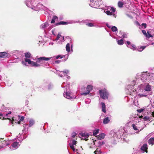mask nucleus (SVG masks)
Returning a JSON list of instances; mask_svg holds the SVG:
<instances>
[{"mask_svg": "<svg viewBox=\"0 0 154 154\" xmlns=\"http://www.w3.org/2000/svg\"><path fill=\"white\" fill-rule=\"evenodd\" d=\"M151 86L147 84L145 88V90L146 91H151Z\"/></svg>", "mask_w": 154, "mask_h": 154, "instance_id": "obj_26", "label": "nucleus"}, {"mask_svg": "<svg viewBox=\"0 0 154 154\" xmlns=\"http://www.w3.org/2000/svg\"><path fill=\"white\" fill-rule=\"evenodd\" d=\"M69 145L71 148L74 151H75V148L74 145L72 144V143H69Z\"/></svg>", "mask_w": 154, "mask_h": 154, "instance_id": "obj_37", "label": "nucleus"}, {"mask_svg": "<svg viewBox=\"0 0 154 154\" xmlns=\"http://www.w3.org/2000/svg\"><path fill=\"white\" fill-rule=\"evenodd\" d=\"M99 129H96L94 130L93 132V135L97 137V135L99 133Z\"/></svg>", "mask_w": 154, "mask_h": 154, "instance_id": "obj_29", "label": "nucleus"}, {"mask_svg": "<svg viewBox=\"0 0 154 154\" xmlns=\"http://www.w3.org/2000/svg\"><path fill=\"white\" fill-rule=\"evenodd\" d=\"M52 32L53 33V34H54V31L53 30H52Z\"/></svg>", "mask_w": 154, "mask_h": 154, "instance_id": "obj_58", "label": "nucleus"}, {"mask_svg": "<svg viewBox=\"0 0 154 154\" xmlns=\"http://www.w3.org/2000/svg\"><path fill=\"white\" fill-rule=\"evenodd\" d=\"M66 51L68 53L70 51V45L69 43H68L66 47Z\"/></svg>", "mask_w": 154, "mask_h": 154, "instance_id": "obj_32", "label": "nucleus"}, {"mask_svg": "<svg viewBox=\"0 0 154 154\" xmlns=\"http://www.w3.org/2000/svg\"><path fill=\"white\" fill-rule=\"evenodd\" d=\"M101 106H102V111L105 113L106 112V106L105 104L103 103H101Z\"/></svg>", "mask_w": 154, "mask_h": 154, "instance_id": "obj_23", "label": "nucleus"}, {"mask_svg": "<svg viewBox=\"0 0 154 154\" xmlns=\"http://www.w3.org/2000/svg\"><path fill=\"white\" fill-rule=\"evenodd\" d=\"M148 143L150 144L153 145L154 144V138L151 137L148 141Z\"/></svg>", "mask_w": 154, "mask_h": 154, "instance_id": "obj_27", "label": "nucleus"}, {"mask_svg": "<svg viewBox=\"0 0 154 154\" xmlns=\"http://www.w3.org/2000/svg\"><path fill=\"white\" fill-rule=\"evenodd\" d=\"M152 116H154V111L152 113Z\"/></svg>", "mask_w": 154, "mask_h": 154, "instance_id": "obj_56", "label": "nucleus"}, {"mask_svg": "<svg viewBox=\"0 0 154 154\" xmlns=\"http://www.w3.org/2000/svg\"><path fill=\"white\" fill-rule=\"evenodd\" d=\"M93 142L94 144L95 145V143L94 141L93 140Z\"/></svg>", "mask_w": 154, "mask_h": 154, "instance_id": "obj_59", "label": "nucleus"}, {"mask_svg": "<svg viewBox=\"0 0 154 154\" xmlns=\"http://www.w3.org/2000/svg\"><path fill=\"white\" fill-rule=\"evenodd\" d=\"M64 84L63 83V84L61 86H62V87H64Z\"/></svg>", "mask_w": 154, "mask_h": 154, "instance_id": "obj_55", "label": "nucleus"}, {"mask_svg": "<svg viewBox=\"0 0 154 154\" xmlns=\"http://www.w3.org/2000/svg\"><path fill=\"white\" fill-rule=\"evenodd\" d=\"M142 25L144 26L145 28L146 27V24L145 23H143Z\"/></svg>", "mask_w": 154, "mask_h": 154, "instance_id": "obj_53", "label": "nucleus"}, {"mask_svg": "<svg viewBox=\"0 0 154 154\" xmlns=\"http://www.w3.org/2000/svg\"><path fill=\"white\" fill-rule=\"evenodd\" d=\"M68 23L65 22L63 21H61L59 23H57L56 24V25H66L68 24Z\"/></svg>", "mask_w": 154, "mask_h": 154, "instance_id": "obj_30", "label": "nucleus"}, {"mask_svg": "<svg viewBox=\"0 0 154 154\" xmlns=\"http://www.w3.org/2000/svg\"><path fill=\"white\" fill-rule=\"evenodd\" d=\"M113 32H116L117 31V27L115 26H113L111 28Z\"/></svg>", "mask_w": 154, "mask_h": 154, "instance_id": "obj_36", "label": "nucleus"}, {"mask_svg": "<svg viewBox=\"0 0 154 154\" xmlns=\"http://www.w3.org/2000/svg\"><path fill=\"white\" fill-rule=\"evenodd\" d=\"M123 2H119L118 3V5L119 8L122 7H123Z\"/></svg>", "mask_w": 154, "mask_h": 154, "instance_id": "obj_39", "label": "nucleus"}, {"mask_svg": "<svg viewBox=\"0 0 154 154\" xmlns=\"http://www.w3.org/2000/svg\"><path fill=\"white\" fill-rule=\"evenodd\" d=\"M24 119V118L23 116H20V119H19V121L17 122V123L18 124H19L20 123V122L21 121H22Z\"/></svg>", "mask_w": 154, "mask_h": 154, "instance_id": "obj_40", "label": "nucleus"}, {"mask_svg": "<svg viewBox=\"0 0 154 154\" xmlns=\"http://www.w3.org/2000/svg\"><path fill=\"white\" fill-rule=\"evenodd\" d=\"M143 93L138 94H136V96L138 98H140L143 97H146L147 95L145 94H143Z\"/></svg>", "mask_w": 154, "mask_h": 154, "instance_id": "obj_21", "label": "nucleus"}, {"mask_svg": "<svg viewBox=\"0 0 154 154\" xmlns=\"http://www.w3.org/2000/svg\"><path fill=\"white\" fill-rule=\"evenodd\" d=\"M11 140H7L6 141V145L8 146V145H9L11 143Z\"/></svg>", "mask_w": 154, "mask_h": 154, "instance_id": "obj_42", "label": "nucleus"}, {"mask_svg": "<svg viewBox=\"0 0 154 154\" xmlns=\"http://www.w3.org/2000/svg\"><path fill=\"white\" fill-rule=\"evenodd\" d=\"M67 78H68V79H69V78H70V77H69V76H68L67 77Z\"/></svg>", "mask_w": 154, "mask_h": 154, "instance_id": "obj_63", "label": "nucleus"}, {"mask_svg": "<svg viewBox=\"0 0 154 154\" xmlns=\"http://www.w3.org/2000/svg\"><path fill=\"white\" fill-rule=\"evenodd\" d=\"M126 42H127V45H128V46H130L131 45V42L129 41H127Z\"/></svg>", "mask_w": 154, "mask_h": 154, "instance_id": "obj_50", "label": "nucleus"}, {"mask_svg": "<svg viewBox=\"0 0 154 154\" xmlns=\"http://www.w3.org/2000/svg\"><path fill=\"white\" fill-rule=\"evenodd\" d=\"M55 62L56 63H59L60 62V61L59 60H57L55 61Z\"/></svg>", "mask_w": 154, "mask_h": 154, "instance_id": "obj_54", "label": "nucleus"}, {"mask_svg": "<svg viewBox=\"0 0 154 154\" xmlns=\"http://www.w3.org/2000/svg\"><path fill=\"white\" fill-rule=\"evenodd\" d=\"M64 57V56H63L61 57L60 55H59L57 56L56 57V58L57 59H58L59 58H60L61 59V58H63Z\"/></svg>", "mask_w": 154, "mask_h": 154, "instance_id": "obj_45", "label": "nucleus"}, {"mask_svg": "<svg viewBox=\"0 0 154 154\" xmlns=\"http://www.w3.org/2000/svg\"><path fill=\"white\" fill-rule=\"evenodd\" d=\"M80 134L82 137V139L85 140H88V138L89 136V134L87 133H81Z\"/></svg>", "mask_w": 154, "mask_h": 154, "instance_id": "obj_10", "label": "nucleus"}, {"mask_svg": "<svg viewBox=\"0 0 154 154\" xmlns=\"http://www.w3.org/2000/svg\"><path fill=\"white\" fill-rule=\"evenodd\" d=\"M6 141H5V140H4L2 142V146H3V147L4 146H6Z\"/></svg>", "mask_w": 154, "mask_h": 154, "instance_id": "obj_43", "label": "nucleus"}, {"mask_svg": "<svg viewBox=\"0 0 154 154\" xmlns=\"http://www.w3.org/2000/svg\"><path fill=\"white\" fill-rule=\"evenodd\" d=\"M40 5H40V4H39L38 5H37V6H40Z\"/></svg>", "mask_w": 154, "mask_h": 154, "instance_id": "obj_62", "label": "nucleus"}, {"mask_svg": "<svg viewBox=\"0 0 154 154\" xmlns=\"http://www.w3.org/2000/svg\"><path fill=\"white\" fill-rule=\"evenodd\" d=\"M51 58V57L47 58L45 57H41L37 59L36 63H39L42 60H50ZM37 63L38 64V63Z\"/></svg>", "mask_w": 154, "mask_h": 154, "instance_id": "obj_11", "label": "nucleus"}, {"mask_svg": "<svg viewBox=\"0 0 154 154\" xmlns=\"http://www.w3.org/2000/svg\"><path fill=\"white\" fill-rule=\"evenodd\" d=\"M21 134H20V133H19V135L20 136L21 135Z\"/></svg>", "mask_w": 154, "mask_h": 154, "instance_id": "obj_64", "label": "nucleus"}, {"mask_svg": "<svg viewBox=\"0 0 154 154\" xmlns=\"http://www.w3.org/2000/svg\"><path fill=\"white\" fill-rule=\"evenodd\" d=\"M3 147V146L2 145V142L0 143V149L2 148Z\"/></svg>", "mask_w": 154, "mask_h": 154, "instance_id": "obj_52", "label": "nucleus"}, {"mask_svg": "<svg viewBox=\"0 0 154 154\" xmlns=\"http://www.w3.org/2000/svg\"><path fill=\"white\" fill-rule=\"evenodd\" d=\"M87 25L89 26L92 27L94 26L93 24L92 23H89L87 24Z\"/></svg>", "mask_w": 154, "mask_h": 154, "instance_id": "obj_49", "label": "nucleus"}, {"mask_svg": "<svg viewBox=\"0 0 154 154\" xmlns=\"http://www.w3.org/2000/svg\"><path fill=\"white\" fill-rule=\"evenodd\" d=\"M20 116H16L15 117H13L12 119V120L11 119V120L10 121H11L12 124L14 123V122L17 123L18 121V120H19L20 119Z\"/></svg>", "mask_w": 154, "mask_h": 154, "instance_id": "obj_14", "label": "nucleus"}, {"mask_svg": "<svg viewBox=\"0 0 154 154\" xmlns=\"http://www.w3.org/2000/svg\"><path fill=\"white\" fill-rule=\"evenodd\" d=\"M144 85L143 84L140 85L139 86L137 90L134 89L133 85H129L127 88V93L129 94L130 95L134 96L135 97L136 94L140 93H143L145 92L143 90Z\"/></svg>", "mask_w": 154, "mask_h": 154, "instance_id": "obj_1", "label": "nucleus"}, {"mask_svg": "<svg viewBox=\"0 0 154 154\" xmlns=\"http://www.w3.org/2000/svg\"><path fill=\"white\" fill-rule=\"evenodd\" d=\"M153 80H154V73L149 74L148 77V82L150 81L152 82Z\"/></svg>", "mask_w": 154, "mask_h": 154, "instance_id": "obj_18", "label": "nucleus"}, {"mask_svg": "<svg viewBox=\"0 0 154 154\" xmlns=\"http://www.w3.org/2000/svg\"><path fill=\"white\" fill-rule=\"evenodd\" d=\"M69 72V71L68 70H65L63 71H61V72L63 73V74L64 75H66Z\"/></svg>", "mask_w": 154, "mask_h": 154, "instance_id": "obj_38", "label": "nucleus"}, {"mask_svg": "<svg viewBox=\"0 0 154 154\" xmlns=\"http://www.w3.org/2000/svg\"><path fill=\"white\" fill-rule=\"evenodd\" d=\"M77 135V134L74 132L72 133L71 136L72 137H74Z\"/></svg>", "mask_w": 154, "mask_h": 154, "instance_id": "obj_44", "label": "nucleus"}, {"mask_svg": "<svg viewBox=\"0 0 154 154\" xmlns=\"http://www.w3.org/2000/svg\"><path fill=\"white\" fill-rule=\"evenodd\" d=\"M104 11L108 15H112L116 17V16H115L116 9L113 7L109 6L107 8V9L104 10Z\"/></svg>", "mask_w": 154, "mask_h": 154, "instance_id": "obj_4", "label": "nucleus"}, {"mask_svg": "<svg viewBox=\"0 0 154 154\" xmlns=\"http://www.w3.org/2000/svg\"><path fill=\"white\" fill-rule=\"evenodd\" d=\"M35 122L33 120L31 119L29 121V126L31 127L34 124Z\"/></svg>", "mask_w": 154, "mask_h": 154, "instance_id": "obj_33", "label": "nucleus"}, {"mask_svg": "<svg viewBox=\"0 0 154 154\" xmlns=\"http://www.w3.org/2000/svg\"><path fill=\"white\" fill-rule=\"evenodd\" d=\"M66 90L63 93L64 97L67 99H70L72 98H75L76 97L73 95V94L69 92V85H68L66 86Z\"/></svg>", "mask_w": 154, "mask_h": 154, "instance_id": "obj_3", "label": "nucleus"}, {"mask_svg": "<svg viewBox=\"0 0 154 154\" xmlns=\"http://www.w3.org/2000/svg\"><path fill=\"white\" fill-rule=\"evenodd\" d=\"M127 47L132 50L133 51L136 50V46L134 44H131L130 46L127 45Z\"/></svg>", "mask_w": 154, "mask_h": 154, "instance_id": "obj_22", "label": "nucleus"}, {"mask_svg": "<svg viewBox=\"0 0 154 154\" xmlns=\"http://www.w3.org/2000/svg\"><path fill=\"white\" fill-rule=\"evenodd\" d=\"M144 110L143 109H138L137 110V111L139 113H141Z\"/></svg>", "mask_w": 154, "mask_h": 154, "instance_id": "obj_48", "label": "nucleus"}, {"mask_svg": "<svg viewBox=\"0 0 154 154\" xmlns=\"http://www.w3.org/2000/svg\"><path fill=\"white\" fill-rule=\"evenodd\" d=\"M94 153L95 154H100V152L99 150L98 149H97L94 152Z\"/></svg>", "mask_w": 154, "mask_h": 154, "instance_id": "obj_41", "label": "nucleus"}, {"mask_svg": "<svg viewBox=\"0 0 154 154\" xmlns=\"http://www.w3.org/2000/svg\"><path fill=\"white\" fill-rule=\"evenodd\" d=\"M20 144L18 142H15L11 145V149H17L19 146Z\"/></svg>", "mask_w": 154, "mask_h": 154, "instance_id": "obj_9", "label": "nucleus"}, {"mask_svg": "<svg viewBox=\"0 0 154 154\" xmlns=\"http://www.w3.org/2000/svg\"><path fill=\"white\" fill-rule=\"evenodd\" d=\"M109 118L108 117H106L104 118L103 119V124H107L109 122Z\"/></svg>", "mask_w": 154, "mask_h": 154, "instance_id": "obj_28", "label": "nucleus"}, {"mask_svg": "<svg viewBox=\"0 0 154 154\" xmlns=\"http://www.w3.org/2000/svg\"><path fill=\"white\" fill-rule=\"evenodd\" d=\"M26 5L28 7L34 9L35 11H37L38 10L35 8V7L33 6V3H32L31 0H27L26 1Z\"/></svg>", "mask_w": 154, "mask_h": 154, "instance_id": "obj_8", "label": "nucleus"}, {"mask_svg": "<svg viewBox=\"0 0 154 154\" xmlns=\"http://www.w3.org/2000/svg\"><path fill=\"white\" fill-rule=\"evenodd\" d=\"M50 86H51V85H49V87H48V88H49V89H50Z\"/></svg>", "mask_w": 154, "mask_h": 154, "instance_id": "obj_60", "label": "nucleus"}, {"mask_svg": "<svg viewBox=\"0 0 154 154\" xmlns=\"http://www.w3.org/2000/svg\"><path fill=\"white\" fill-rule=\"evenodd\" d=\"M149 119V117L148 116H145L143 118V119L144 120H147Z\"/></svg>", "mask_w": 154, "mask_h": 154, "instance_id": "obj_51", "label": "nucleus"}, {"mask_svg": "<svg viewBox=\"0 0 154 154\" xmlns=\"http://www.w3.org/2000/svg\"><path fill=\"white\" fill-rule=\"evenodd\" d=\"M117 43L119 45H122L124 44V41L122 39L117 40Z\"/></svg>", "mask_w": 154, "mask_h": 154, "instance_id": "obj_34", "label": "nucleus"}, {"mask_svg": "<svg viewBox=\"0 0 154 154\" xmlns=\"http://www.w3.org/2000/svg\"><path fill=\"white\" fill-rule=\"evenodd\" d=\"M93 89V86L91 85H88L86 87V91L84 93H81L82 95L85 96L89 94Z\"/></svg>", "mask_w": 154, "mask_h": 154, "instance_id": "obj_7", "label": "nucleus"}, {"mask_svg": "<svg viewBox=\"0 0 154 154\" xmlns=\"http://www.w3.org/2000/svg\"><path fill=\"white\" fill-rule=\"evenodd\" d=\"M105 134L103 133H101L98 135L97 137V138L98 140H101L104 138Z\"/></svg>", "mask_w": 154, "mask_h": 154, "instance_id": "obj_19", "label": "nucleus"}, {"mask_svg": "<svg viewBox=\"0 0 154 154\" xmlns=\"http://www.w3.org/2000/svg\"><path fill=\"white\" fill-rule=\"evenodd\" d=\"M11 112L10 111L8 113L6 114L5 115H4V116H2V114H0V115L2 116L0 117V118L1 119H9L10 120H11V119L9 118L8 117H9L10 116L9 115L11 114Z\"/></svg>", "mask_w": 154, "mask_h": 154, "instance_id": "obj_12", "label": "nucleus"}, {"mask_svg": "<svg viewBox=\"0 0 154 154\" xmlns=\"http://www.w3.org/2000/svg\"><path fill=\"white\" fill-rule=\"evenodd\" d=\"M147 146L146 144H144L142 146L141 148V150L143 151V152H145L146 153L147 152Z\"/></svg>", "mask_w": 154, "mask_h": 154, "instance_id": "obj_15", "label": "nucleus"}, {"mask_svg": "<svg viewBox=\"0 0 154 154\" xmlns=\"http://www.w3.org/2000/svg\"><path fill=\"white\" fill-rule=\"evenodd\" d=\"M128 34H126V33H124L122 35V37H123V38H127L128 36Z\"/></svg>", "mask_w": 154, "mask_h": 154, "instance_id": "obj_47", "label": "nucleus"}, {"mask_svg": "<svg viewBox=\"0 0 154 154\" xmlns=\"http://www.w3.org/2000/svg\"><path fill=\"white\" fill-rule=\"evenodd\" d=\"M90 3L89 5L91 7H93L96 6L95 2L96 1H94V0H90Z\"/></svg>", "mask_w": 154, "mask_h": 154, "instance_id": "obj_25", "label": "nucleus"}, {"mask_svg": "<svg viewBox=\"0 0 154 154\" xmlns=\"http://www.w3.org/2000/svg\"><path fill=\"white\" fill-rule=\"evenodd\" d=\"M81 149L82 150H83V149L82 148V146H81Z\"/></svg>", "mask_w": 154, "mask_h": 154, "instance_id": "obj_61", "label": "nucleus"}, {"mask_svg": "<svg viewBox=\"0 0 154 154\" xmlns=\"http://www.w3.org/2000/svg\"><path fill=\"white\" fill-rule=\"evenodd\" d=\"M44 10H45L46 9V8L45 7H44V8H42Z\"/></svg>", "mask_w": 154, "mask_h": 154, "instance_id": "obj_57", "label": "nucleus"}, {"mask_svg": "<svg viewBox=\"0 0 154 154\" xmlns=\"http://www.w3.org/2000/svg\"><path fill=\"white\" fill-rule=\"evenodd\" d=\"M48 24L47 23H45L41 24L40 26V28L44 29L45 28L48 27Z\"/></svg>", "mask_w": 154, "mask_h": 154, "instance_id": "obj_24", "label": "nucleus"}, {"mask_svg": "<svg viewBox=\"0 0 154 154\" xmlns=\"http://www.w3.org/2000/svg\"><path fill=\"white\" fill-rule=\"evenodd\" d=\"M142 33L145 35V36L148 38L150 37H152V36L149 33V32H147L148 34L146 33V32L145 30H143L142 31Z\"/></svg>", "mask_w": 154, "mask_h": 154, "instance_id": "obj_17", "label": "nucleus"}, {"mask_svg": "<svg viewBox=\"0 0 154 154\" xmlns=\"http://www.w3.org/2000/svg\"><path fill=\"white\" fill-rule=\"evenodd\" d=\"M9 56V54L7 52H4L0 53V57L5 58L8 57Z\"/></svg>", "mask_w": 154, "mask_h": 154, "instance_id": "obj_13", "label": "nucleus"}, {"mask_svg": "<svg viewBox=\"0 0 154 154\" xmlns=\"http://www.w3.org/2000/svg\"><path fill=\"white\" fill-rule=\"evenodd\" d=\"M149 75V73L144 72L142 74L141 79L143 82H148V77Z\"/></svg>", "mask_w": 154, "mask_h": 154, "instance_id": "obj_6", "label": "nucleus"}, {"mask_svg": "<svg viewBox=\"0 0 154 154\" xmlns=\"http://www.w3.org/2000/svg\"><path fill=\"white\" fill-rule=\"evenodd\" d=\"M99 93L101 97L103 99H107L108 97V94L105 89L100 90Z\"/></svg>", "mask_w": 154, "mask_h": 154, "instance_id": "obj_5", "label": "nucleus"}, {"mask_svg": "<svg viewBox=\"0 0 154 154\" xmlns=\"http://www.w3.org/2000/svg\"><path fill=\"white\" fill-rule=\"evenodd\" d=\"M58 19V17H57L56 16H54L53 17V18L51 21V23H54L55 22V20H56Z\"/></svg>", "mask_w": 154, "mask_h": 154, "instance_id": "obj_31", "label": "nucleus"}, {"mask_svg": "<svg viewBox=\"0 0 154 154\" xmlns=\"http://www.w3.org/2000/svg\"><path fill=\"white\" fill-rule=\"evenodd\" d=\"M25 56L26 58L25 59V61H23L22 62V64L25 65H26V62H27L28 63L32 66L35 67H38L40 66V65L37 64L36 62L31 61L29 58H30L31 57V54L27 52L25 54Z\"/></svg>", "mask_w": 154, "mask_h": 154, "instance_id": "obj_2", "label": "nucleus"}, {"mask_svg": "<svg viewBox=\"0 0 154 154\" xmlns=\"http://www.w3.org/2000/svg\"><path fill=\"white\" fill-rule=\"evenodd\" d=\"M132 127L134 130L137 131L136 132L137 133H138L140 132V131L138 129V126H137V125L133 124L132 125Z\"/></svg>", "mask_w": 154, "mask_h": 154, "instance_id": "obj_20", "label": "nucleus"}, {"mask_svg": "<svg viewBox=\"0 0 154 154\" xmlns=\"http://www.w3.org/2000/svg\"><path fill=\"white\" fill-rule=\"evenodd\" d=\"M64 38V36L61 35L60 34H58L55 40L57 41L60 40V42H62L63 41Z\"/></svg>", "mask_w": 154, "mask_h": 154, "instance_id": "obj_16", "label": "nucleus"}, {"mask_svg": "<svg viewBox=\"0 0 154 154\" xmlns=\"http://www.w3.org/2000/svg\"><path fill=\"white\" fill-rule=\"evenodd\" d=\"M77 143V141L74 140H73L72 141V144L73 145H76Z\"/></svg>", "mask_w": 154, "mask_h": 154, "instance_id": "obj_46", "label": "nucleus"}, {"mask_svg": "<svg viewBox=\"0 0 154 154\" xmlns=\"http://www.w3.org/2000/svg\"><path fill=\"white\" fill-rule=\"evenodd\" d=\"M146 48L145 46H141L140 48H138L137 50L141 52Z\"/></svg>", "mask_w": 154, "mask_h": 154, "instance_id": "obj_35", "label": "nucleus"}]
</instances>
